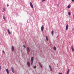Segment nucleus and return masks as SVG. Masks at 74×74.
Here are the masks:
<instances>
[{
  "label": "nucleus",
  "mask_w": 74,
  "mask_h": 74,
  "mask_svg": "<svg viewBox=\"0 0 74 74\" xmlns=\"http://www.w3.org/2000/svg\"><path fill=\"white\" fill-rule=\"evenodd\" d=\"M33 60H34V57H32L31 59V61L32 62L31 63V64L32 65L33 64Z\"/></svg>",
  "instance_id": "obj_1"
},
{
  "label": "nucleus",
  "mask_w": 74,
  "mask_h": 74,
  "mask_svg": "<svg viewBox=\"0 0 74 74\" xmlns=\"http://www.w3.org/2000/svg\"><path fill=\"white\" fill-rule=\"evenodd\" d=\"M30 5L31 8H34L33 5V4H32V2L30 3Z\"/></svg>",
  "instance_id": "obj_2"
},
{
  "label": "nucleus",
  "mask_w": 74,
  "mask_h": 74,
  "mask_svg": "<svg viewBox=\"0 0 74 74\" xmlns=\"http://www.w3.org/2000/svg\"><path fill=\"white\" fill-rule=\"evenodd\" d=\"M27 52H30V49H29V47H27Z\"/></svg>",
  "instance_id": "obj_3"
},
{
  "label": "nucleus",
  "mask_w": 74,
  "mask_h": 74,
  "mask_svg": "<svg viewBox=\"0 0 74 74\" xmlns=\"http://www.w3.org/2000/svg\"><path fill=\"white\" fill-rule=\"evenodd\" d=\"M41 30L42 32H43V30H44V26L42 25L41 27Z\"/></svg>",
  "instance_id": "obj_4"
},
{
  "label": "nucleus",
  "mask_w": 74,
  "mask_h": 74,
  "mask_svg": "<svg viewBox=\"0 0 74 74\" xmlns=\"http://www.w3.org/2000/svg\"><path fill=\"white\" fill-rule=\"evenodd\" d=\"M71 49L72 51H74V47H73V46H71Z\"/></svg>",
  "instance_id": "obj_5"
},
{
  "label": "nucleus",
  "mask_w": 74,
  "mask_h": 74,
  "mask_svg": "<svg viewBox=\"0 0 74 74\" xmlns=\"http://www.w3.org/2000/svg\"><path fill=\"white\" fill-rule=\"evenodd\" d=\"M68 29H69V26L68 24H67L66 27V30H68Z\"/></svg>",
  "instance_id": "obj_6"
},
{
  "label": "nucleus",
  "mask_w": 74,
  "mask_h": 74,
  "mask_svg": "<svg viewBox=\"0 0 74 74\" xmlns=\"http://www.w3.org/2000/svg\"><path fill=\"white\" fill-rule=\"evenodd\" d=\"M12 52H14V46H12Z\"/></svg>",
  "instance_id": "obj_7"
},
{
  "label": "nucleus",
  "mask_w": 74,
  "mask_h": 74,
  "mask_svg": "<svg viewBox=\"0 0 74 74\" xmlns=\"http://www.w3.org/2000/svg\"><path fill=\"white\" fill-rule=\"evenodd\" d=\"M27 64L29 67H30V62H27Z\"/></svg>",
  "instance_id": "obj_8"
},
{
  "label": "nucleus",
  "mask_w": 74,
  "mask_h": 74,
  "mask_svg": "<svg viewBox=\"0 0 74 74\" xmlns=\"http://www.w3.org/2000/svg\"><path fill=\"white\" fill-rule=\"evenodd\" d=\"M8 32L9 34H11V32H10V30L8 29Z\"/></svg>",
  "instance_id": "obj_9"
},
{
  "label": "nucleus",
  "mask_w": 74,
  "mask_h": 74,
  "mask_svg": "<svg viewBox=\"0 0 74 74\" xmlns=\"http://www.w3.org/2000/svg\"><path fill=\"white\" fill-rule=\"evenodd\" d=\"M6 72L7 74H9V71H8V69H6Z\"/></svg>",
  "instance_id": "obj_10"
},
{
  "label": "nucleus",
  "mask_w": 74,
  "mask_h": 74,
  "mask_svg": "<svg viewBox=\"0 0 74 74\" xmlns=\"http://www.w3.org/2000/svg\"><path fill=\"white\" fill-rule=\"evenodd\" d=\"M49 66L50 68V70L51 71H52V68L51 67V66H50V65H49Z\"/></svg>",
  "instance_id": "obj_11"
},
{
  "label": "nucleus",
  "mask_w": 74,
  "mask_h": 74,
  "mask_svg": "<svg viewBox=\"0 0 74 74\" xmlns=\"http://www.w3.org/2000/svg\"><path fill=\"white\" fill-rule=\"evenodd\" d=\"M69 71H70V69H69L67 71L66 74H69Z\"/></svg>",
  "instance_id": "obj_12"
},
{
  "label": "nucleus",
  "mask_w": 74,
  "mask_h": 74,
  "mask_svg": "<svg viewBox=\"0 0 74 74\" xmlns=\"http://www.w3.org/2000/svg\"><path fill=\"white\" fill-rule=\"evenodd\" d=\"M46 40L47 41H48L49 40L48 38V36H46Z\"/></svg>",
  "instance_id": "obj_13"
},
{
  "label": "nucleus",
  "mask_w": 74,
  "mask_h": 74,
  "mask_svg": "<svg viewBox=\"0 0 74 74\" xmlns=\"http://www.w3.org/2000/svg\"><path fill=\"white\" fill-rule=\"evenodd\" d=\"M11 69L13 73H14V69H13V68H12V67H11Z\"/></svg>",
  "instance_id": "obj_14"
},
{
  "label": "nucleus",
  "mask_w": 74,
  "mask_h": 74,
  "mask_svg": "<svg viewBox=\"0 0 74 74\" xmlns=\"http://www.w3.org/2000/svg\"><path fill=\"white\" fill-rule=\"evenodd\" d=\"M39 65L40 66V67H41V68H42V65H41V63H40V62L39 63Z\"/></svg>",
  "instance_id": "obj_15"
},
{
  "label": "nucleus",
  "mask_w": 74,
  "mask_h": 74,
  "mask_svg": "<svg viewBox=\"0 0 74 74\" xmlns=\"http://www.w3.org/2000/svg\"><path fill=\"white\" fill-rule=\"evenodd\" d=\"M53 49H54V50H55V51H56V47H53Z\"/></svg>",
  "instance_id": "obj_16"
},
{
  "label": "nucleus",
  "mask_w": 74,
  "mask_h": 74,
  "mask_svg": "<svg viewBox=\"0 0 74 74\" xmlns=\"http://www.w3.org/2000/svg\"><path fill=\"white\" fill-rule=\"evenodd\" d=\"M51 34H52V36H53V31L52 30L51 31Z\"/></svg>",
  "instance_id": "obj_17"
},
{
  "label": "nucleus",
  "mask_w": 74,
  "mask_h": 74,
  "mask_svg": "<svg viewBox=\"0 0 74 74\" xmlns=\"http://www.w3.org/2000/svg\"><path fill=\"white\" fill-rule=\"evenodd\" d=\"M70 8V6L69 5L68 6V8Z\"/></svg>",
  "instance_id": "obj_18"
},
{
  "label": "nucleus",
  "mask_w": 74,
  "mask_h": 74,
  "mask_svg": "<svg viewBox=\"0 0 74 74\" xmlns=\"http://www.w3.org/2000/svg\"><path fill=\"white\" fill-rule=\"evenodd\" d=\"M68 14H69V15H71V14L70 13V12H69Z\"/></svg>",
  "instance_id": "obj_19"
},
{
  "label": "nucleus",
  "mask_w": 74,
  "mask_h": 74,
  "mask_svg": "<svg viewBox=\"0 0 74 74\" xmlns=\"http://www.w3.org/2000/svg\"><path fill=\"white\" fill-rule=\"evenodd\" d=\"M3 19L4 20L5 19V17H4V16H3Z\"/></svg>",
  "instance_id": "obj_20"
},
{
  "label": "nucleus",
  "mask_w": 74,
  "mask_h": 74,
  "mask_svg": "<svg viewBox=\"0 0 74 74\" xmlns=\"http://www.w3.org/2000/svg\"><path fill=\"white\" fill-rule=\"evenodd\" d=\"M3 11H5V8H3Z\"/></svg>",
  "instance_id": "obj_21"
},
{
  "label": "nucleus",
  "mask_w": 74,
  "mask_h": 74,
  "mask_svg": "<svg viewBox=\"0 0 74 74\" xmlns=\"http://www.w3.org/2000/svg\"><path fill=\"white\" fill-rule=\"evenodd\" d=\"M36 66H34V69H36Z\"/></svg>",
  "instance_id": "obj_22"
},
{
  "label": "nucleus",
  "mask_w": 74,
  "mask_h": 74,
  "mask_svg": "<svg viewBox=\"0 0 74 74\" xmlns=\"http://www.w3.org/2000/svg\"><path fill=\"white\" fill-rule=\"evenodd\" d=\"M3 53L4 54H5V52H4V51H3Z\"/></svg>",
  "instance_id": "obj_23"
},
{
  "label": "nucleus",
  "mask_w": 74,
  "mask_h": 74,
  "mask_svg": "<svg viewBox=\"0 0 74 74\" xmlns=\"http://www.w3.org/2000/svg\"><path fill=\"white\" fill-rule=\"evenodd\" d=\"M23 47L24 48H26V46L25 45H23Z\"/></svg>",
  "instance_id": "obj_24"
},
{
  "label": "nucleus",
  "mask_w": 74,
  "mask_h": 74,
  "mask_svg": "<svg viewBox=\"0 0 74 74\" xmlns=\"http://www.w3.org/2000/svg\"><path fill=\"white\" fill-rule=\"evenodd\" d=\"M7 7H8V6H9V5H8V4H7Z\"/></svg>",
  "instance_id": "obj_25"
},
{
  "label": "nucleus",
  "mask_w": 74,
  "mask_h": 74,
  "mask_svg": "<svg viewBox=\"0 0 74 74\" xmlns=\"http://www.w3.org/2000/svg\"><path fill=\"white\" fill-rule=\"evenodd\" d=\"M1 71V66H0V71Z\"/></svg>",
  "instance_id": "obj_26"
},
{
  "label": "nucleus",
  "mask_w": 74,
  "mask_h": 74,
  "mask_svg": "<svg viewBox=\"0 0 74 74\" xmlns=\"http://www.w3.org/2000/svg\"><path fill=\"white\" fill-rule=\"evenodd\" d=\"M58 74H62V73H59Z\"/></svg>",
  "instance_id": "obj_27"
},
{
  "label": "nucleus",
  "mask_w": 74,
  "mask_h": 74,
  "mask_svg": "<svg viewBox=\"0 0 74 74\" xmlns=\"http://www.w3.org/2000/svg\"><path fill=\"white\" fill-rule=\"evenodd\" d=\"M45 0H42V1H45Z\"/></svg>",
  "instance_id": "obj_28"
},
{
  "label": "nucleus",
  "mask_w": 74,
  "mask_h": 74,
  "mask_svg": "<svg viewBox=\"0 0 74 74\" xmlns=\"http://www.w3.org/2000/svg\"><path fill=\"white\" fill-rule=\"evenodd\" d=\"M74 1V0H72V1H73V2Z\"/></svg>",
  "instance_id": "obj_29"
},
{
  "label": "nucleus",
  "mask_w": 74,
  "mask_h": 74,
  "mask_svg": "<svg viewBox=\"0 0 74 74\" xmlns=\"http://www.w3.org/2000/svg\"><path fill=\"white\" fill-rule=\"evenodd\" d=\"M39 74H40V73H39Z\"/></svg>",
  "instance_id": "obj_30"
}]
</instances>
